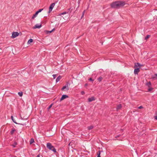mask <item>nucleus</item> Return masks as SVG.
I'll return each instance as SVG.
<instances>
[{"mask_svg": "<svg viewBox=\"0 0 157 157\" xmlns=\"http://www.w3.org/2000/svg\"><path fill=\"white\" fill-rule=\"evenodd\" d=\"M125 4V3L123 1H117L112 2L111 6L113 8H118L123 7Z\"/></svg>", "mask_w": 157, "mask_h": 157, "instance_id": "nucleus-1", "label": "nucleus"}, {"mask_svg": "<svg viewBox=\"0 0 157 157\" xmlns=\"http://www.w3.org/2000/svg\"><path fill=\"white\" fill-rule=\"evenodd\" d=\"M47 147L50 150H52L54 152H56V150L54 147L50 143H47L46 145Z\"/></svg>", "mask_w": 157, "mask_h": 157, "instance_id": "nucleus-2", "label": "nucleus"}, {"mask_svg": "<svg viewBox=\"0 0 157 157\" xmlns=\"http://www.w3.org/2000/svg\"><path fill=\"white\" fill-rule=\"evenodd\" d=\"M57 2H55L51 4L49 7V10L48 12V13H50L52 11L53 8H54L55 5V4Z\"/></svg>", "mask_w": 157, "mask_h": 157, "instance_id": "nucleus-3", "label": "nucleus"}, {"mask_svg": "<svg viewBox=\"0 0 157 157\" xmlns=\"http://www.w3.org/2000/svg\"><path fill=\"white\" fill-rule=\"evenodd\" d=\"M19 33L17 32H13L12 36L13 38H15L18 36Z\"/></svg>", "mask_w": 157, "mask_h": 157, "instance_id": "nucleus-4", "label": "nucleus"}, {"mask_svg": "<svg viewBox=\"0 0 157 157\" xmlns=\"http://www.w3.org/2000/svg\"><path fill=\"white\" fill-rule=\"evenodd\" d=\"M68 97V95H67L63 94V95L61 98L60 99V101H62L63 100H64V99L67 98Z\"/></svg>", "mask_w": 157, "mask_h": 157, "instance_id": "nucleus-5", "label": "nucleus"}, {"mask_svg": "<svg viewBox=\"0 0 157 157\" xmlns=\"http://www.w3.org/2000/svg\"><path fill=\"white\" fill-rule=\"evenodd\" d=\"M42 26L41 24H36V25L34 26L33 27V29H40V28Z\"/></svg>", "mask_w": 157, "mask_h": 157, "instance_id": "nucleus-6", "label": "nucleus"}, {"mask_svg": "<svg viewBox=\"0 0 157 157\" xmlns=\"http://www.w3.org/2000/svg\"><path fill=\"white\" fill-rule=\"evenodd\" d=\"M140 70L139 69V68H137L135 69L134 70V73L135 74H137L138 73L140 72Z\"/></svg>", "mask_w": 157, "mask_h": 157, "instance_id": "nucleus-7", "label": "nucleus"}, {"mask_svg": "<svg viewBox=\"0 0 157 157\" xmlns=\"http://www.w3.org/2000/svg\"><path fill=\"white\" fill-rule=\"evenodd\" d=\"M65 89H66V90H69V88L68 87V85H67L63 86L61 89L62 90H64Z\"/></svg>", "mask_w": 157, "mask_h": 157, "instance_id": "nucleus-8", "label": "nucleus"}, {"mask_svg": "<svg viewBox=\"0 0 157 157\" xmlns=\"http://www.w3.org/2000/svg\"><path fill=\"white\" fill-rule=\"evenodd\" d=\"M95 100V99L94 97H91L89 98L88 99V100L89 102H91Z\"/></svg>", "mask_w": 157, "mask_h": 157, "instance_id": "nucleus-9", "label": "nucleus"}, {"mask_svg": "<svg viewBox=\"0 0 157 157\" xmlns=\"http://www.w3.org/2000/svg\"><path fill=\"white\" fill-rule=\"evenodd\" d=\"M70 9H69L68 10V11H65V12H63L62 13H60L59 14V15H64V14H66V13H68L69 11L70 10Z\"/></svg>", "mask_w": 157, "mask_h": 157, "instance_id": "nucleus-10", "label": "nucleus"}, {"mask_svg": "<svg viewBox=\"0 0 157 157\" xmlns=\"http://www.w3.org/2000/svg\"><path fill=\"white\" fill-rule=\"evenodd\" d=\"M62 78V76H61L59 75L56 79V82H59L60 79Z\"/></svg>", "mask_w": 157, "mask_h": 157, "instance_id": "nucleus-11", "label": "nucleus"}, {"mask_svg": "<svg viewBox=\"0 0 157 157\" xmlns=\"http://www.w3.org/2000/svg\"><path fill=\"white\" fill-rule=\"evenodd\" d=\"M38 14V13H37V12H36L35 14L33 15L32 18V19H34L35 17H36Z\"/></svg>", "mask_w": 157, "mask_h": 157, "instance_id": "nucleus-12", "label": "nucleus"}, {"mask_svg": "<svg viewBox=\"0 0 157 157\" xmlns=\"http://www.w3.org/2000/svg\"><path fill=\"white\" fill-rule=\"evenodd\" d=\"M121 107V104H120L118 105L117 107V110H118L119 109H120Z\"/></svg>", "mask_w": 157, "mask_h": 157, "instance_id": "nucleus-13", "label": "nucleus"}, {"mask_svg": "<svg viewBox=\"0 0 157 157\" xmlns=\"http://www.w3.org/2000/svg\"><path fill=\"white\" fill-rule=\"evenodd\" d=\"M17 144V143L16 142H14L13 144L12 145V146H13V147H16V145Z\"/></svg>", "mask_w": 157, "mask_h": 157, "instance_id": "nucleus-14", "label": "nucleus"}, {"mask_svg": "<svg viewBox=\"0 0 157 157\" xmlns=\"http://www.w3.org/2000/svg\"><path fill=\"white\" fill-rule=\"evenodd\" d=\"M146 85L149 87H150L151 85V83L150 82H147L146 84Z\"/></svg>", "mask_w": 157, "mask_h": 157, "instance_id": "nucleus-15", "label": "nucleus"}, {"mask_svg": "<svg viewBox=\"0 0 157 157\" xmlns=\"http://www.w3.org/2000/svg\"><path fill=\"white\" fill-rule=\"evenodd\" d=\"M93 127H94L93 126L91 125V126L88 127L87 128L88 130H90L92 129L93 128Z\"/></svg>", "mask_w": 157, "mask_h": 157, "instance_id": "nucleus-16", "label": "nucleus"}, {"mask_svg": "<svg viewBox=\"0 0 157 157\" xmlns=\"http://www.w3.org/2000/svg\"><path fill=\"white\" fill-rule=\"evenodd\" d=\"M141 66V65L140 64H139V63H135V67H140Z\"/></svg>", "mask_w": 157, "mask_h": 157, "instance_id": "nucleus-17", "label": "nucleus"}, {"mask_svg": "<svg viewBox=\"0 0 157 157\" xmlns=\"http://www.w3.org/2000/svg\"><path fill=\"white\" fill-rule=\"evenodd\" d=\"M33 41V40L32 39H30L28 41L27 43L28 44H29L32 42Z\"/></svg>", "mask_w": 157, "mask_h": 157, "instance_id": "nucleus-18", "label": "nucleus"}, {"mask_svg": "<svg viewBox=\"0 0 157 157\" xmlns=\"http://www.w3.org/2000/svg\"><path fill=\"white\" fill-rule=\"evenodd\" d=\"M11 118L12 120L13 121L15 124H17V123L16 122L15 120H14V119L13 118V117L12 116H11Z\"/></svg>", "mask_w": 157, "mask_h": 157, "instance_id": "nucleus-19", "label": "nucleus"}, {"mask_svg": "<svg viewBox=\"0 0 157 157\" xmlns=\"http://www.w3.org/2000/svg\"><path fill=\"white\" fill-rule=\"evenodd\" d=\"M102 77L101 76H100L98 78V81L100 82L102 80Z\"/></svg>", "mask_w": 157, "mask_h": 157, "instance_id": "nucleus-20", "label": "nucleus"}, {"mask_svg": "<svg viewBox=\"0 0 157 157\" xmlns=\"http://www.w3.org/2000/svg\"><path fill=\"white\" fill-rule=\"evenodd\" d=\"M100 153H101V151H99L97 154V155H98L97 157H100Z\"/></svg>", "mask_w": 157, "mask_h": 157, "instance_id": "nucleus-21", "label": "nucleus"}, {"mask_svg": "<svg viewBox=\"0 0 157 157\" xmlns=\"http://www.w3.org/2000/svg\"><path fill=\"white\" fill-rule=\"evenodd\" d=\"M15 131V129H13L10 132L11 134L12 135L13 134Z\"/></svg>", "mask_w": 157, "mask_h": 157, "instance_id": "nucleus-22", "label": "nucleus"}, {"mask_svg": "<svg viewBox=\"0 0 157 157\" xmlns=\"http://www.w3.org/2000/svg\"><path fill=\"white\" fill-rule=\"evenodd\" d=\"M34 142L33 139L32 138L30 140V144H31Z\"/></svg>", "mask_w": 157, "mask_h": 157, "instance_id": "nucleus-23", "label": "nucleus"}, {"mask_svg": "<svg viewBox=\"0 0 157 157\" xmlns=\"http://www.w3.org/2000/svg\"><path fill=\"white\" fill-rule=\"evenodd\" d=\"M18 94L20 97H21L23 95V93L22 92H19L18 93Z\"/></svg>", "mask_w": 157, "mask_h": 157, "instance_id": "nucleus-24", "label": "nucleus"}, {"mask_svg": "<svg viewBox=\"0 0 157 157\" xmlns=\"http://www.w3.org/2000/svg\"><path fill=\"white\" fill-rule=\"evenodd\" d=\"M43 10V9H40L36 12H37V13H39L41 12Z\"/></svg>", "mask_w": 157, "mask_h": 157, "instance_id": "nucleus-25", "label": "nucleus"}, {"mask_svg": "<svg viewBox=\"0 0 157 157\" xmlns=\"http://www.w3.org/2000/svg\"><path fill=\"white\" fill-rule=\"evenodd\" d=\"M53 105V104H51L49 106V107H48V108H47V109L48 110H49L50 108L52 107V105Z\"/></svg>", "mask_w": 157, "mask_h": 157, "instance_id": "nucleus-26", "label": "nucleus"}, {"mask_svg": "<svg viewBox=\"0 0 157 157\" xmlns=\"http://www.w3.org/2000/svg\"><path fill=\"white\" fill-rule=\"evenodd\" d=\"M150 36L149 35H147L145 37V40H147V39H148Z\"/></svg>", "mask_w": 157, "mask_h": 157, "instance_id": "nucleus-27", "label": "nucleus"}, {"mask_svg": "<svg viewBox=\"0 0 157 157\" xmlns=\"http://www.w3.org/2000/svg\"><path fill=\"white\" fill-rule=\"evenodd\" d=\"M52 76L53 77V78L54 79L56 78L57 75H53Z\"/></svg>", "mask_w": 157, "mask_h": 157, "instance_id": "nucleus-28", "label": "nucleus"}, {"mask_svg": "<svg viewBox=\"0 0 157 157\" xmlns=\"http://www.w3.org/2000/svg\"><path fill=\"white\" fill-rule=\"evenodd\" d=\"M153 88H149L148 89V91H151V90H153Z\"/></svg>", "mask_w": 157, "mask_h": 157, "instance_id": "nucleus-29", "label": "nucleus"}, {"mask_svg": "<svg viewBox=\"0 0 157 157\" xmlns=\"http://www.w3.org/2000/svg\"><path fill=\"white\" fill-rule=\"evenodd\" d=\"M85 10H84L82 12V17L81 18H82L84 16V13H85Z\"/></svg>", "mask_w": 157, "mask_h": 157, "instance_id": "nucleus-30", "label": "nucleus"}, {"mask_svg": "<svg viewBox=\"0 0 157 157\" xmlns=\"http://www.w3.org/2000/svg\"><path fill=\"white\" fill-rule=\"evenodd\" d=\"M81 94L82 95H84L85 94V92L84 91H82L81 92Z\"/></svg>", "mask_w": 157, "mask_h": 157, "instance_id": "nucleus-31", "label": "nucleus"}, {"mask_svg": "<svg viewBox=\"0 0 157 157\" xmlns=\"http://www.w3.org/2000/svg\"><path fill=\"white\" fill-rule=\"evenodd\" d=\"M120 135H117L116 136H115V138H117V137H120Z\"/></svg>", "mask_w": 157, "mask_h": 157, "instance_id": "nucleus-32", "label": "nucleus"}, {"mask_svg": "<svg viewBox=\"0 0 157 157\" xmlns=\"http://www.w3.org/2000/svg\"><path fill=\"white\" fill-rule=\"evenodd\" d=\"M89 80L90 81H94V80L92 79V78H90L89 79Z\"/></svg>", "mask_w": 157, "mask_h": 157, "instance_id": "nucleus-33", "label": "nucleus"}, {"mask_svg": "<svg viewBox=\"0 0 157 157\" xmlns=\"http://www.w3.org/2000/svg\"><path fill=\"white\" fill-rule=\"evenodd\" d=\"M143 108V107L142 106H140L138 107V109H140Z\"/></svg>", "mask_w": 157, "mask_h": 157, "instance_id": "nucleus-34", "label": "nucleus"}, {"mask_svg": "<svg viewBox=\"0 0 157 157\" xmlns=\"http://www.w3.org/2000/svg\"><path fill=\"white\" fill-rule=\"evenodd\" d=\"M155 119L157 120V116H156L155 117Z\"/></svg>", "mask_w": 157, "mask_h": 157, "instance_id": "nucleus-35", "label": "nucleus"}, {"mask_svg": "<svg viewBox=\"0 0 157 157\" xmlns=\"http://www.w3.org/2000/svg\"><path fill=\"white\" fill-rule=\"evenodd\" d=\"M55 30V29H53L52 30H51V31L52 32L54 31Z\"/></svg>", "mask_w": 157, "mask_h": 157, "instance_id": "nucleus-36", "label": "nucleus"}, {"mask_svg": "<svg viewBox=\"0 0 157 157\" xmlns=\"http://www.w3.org/2000/svg\"><path fill=\"white\" fill-rule=\"evenodd\" d=\"M48 32L49 33H51L52 32L51 31H48Z\"/></svg>", "mask_w": 157, "mask_h": 157, "instance_id": "nucleus-37", "label": "nucleus"}, {"mask_svg": "<svg viewBox=\"0 0 157 157\" xmlns=\"http://www.w3.org/2000/svg\"><path fill=\"white\" fill-rule=\"evenodd\" d=\"M36 157H40L39 155H37Z\"/></svg>", "mask_w": 157, "mask_h": 157, "instance_id": "nucleus-38", "label": "nucleus"}, {"mask_svg": "<svg viewBox=\"0 0 157 157\" xmlns=\"http://www.w3.org/2000/svg\"><path fill=\"white\" fill-rule=\"evenodd\" d=\"M21 124V125H24V124Z\"/></svg>", "mask_w": 157, "mask_h": 157, "instance_id": "nucleus-39", "label": "nucleus"}, {"mask_svg": "<svg viewBox=\"0 0 157 157\" xmlns=\"http://www.w3.org/2000/svg\"><path fill=\"white\" fill-rule=\"evenodd\" d=\"M87 83H86V84H85V86H87Z\"/></svg>", "mask_w": 157, "mask_h": 157, "instance_id": "nucleus-40", "label": "nucleus"}, {"mask_svg": "<svg viewBox=\"0 0 157 157\" xmlns=\"http://www.w3.org/2000/svg\"><path fill=\"white\" fill-rule=\"evenodd\" d=\"M155 75L157 77V74H155Z\"/></svg>", "mask_w": 157, "mask_h": 157, "instance_id": "nucleus-41", "label": "nucleus"}]
</instances>
